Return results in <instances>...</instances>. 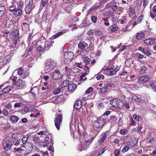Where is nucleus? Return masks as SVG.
<instances>
[{
	"label": "nucleus",
	"instance_id": "obj_1",
	"mask_svg": "<svg viewBox=\"0 0 156 156\" xmlns=\"http://www.w3.org/2000/svg\"><path fill=\"white\" fill-rule=\"evenodd\" d=\"M106 120V119H103L101 117L98 119L97 120L95 121L94 123V129L98 132L100 131L104 125L107 123Z\"/></svg>",
	"mask_w": 156,
	"mask_h": 156
},
{
	"label": "nucleus",
	"instance_id": "obj_2",
	"mask_svg": "<svg viewBox=\"0 0 156 156\" xmlns=\"http://www.w3.org/2000/svg\"><path fill=\"white\" fill-rule=\"evenodd\" d=\"M62 116L61 113L59 111L58 113H56L55 114V117L54 120L55 126L58 130H59L60 126L62 123Z\"/></svg>",
	"mask_w": 156,
	"mask_h": 156
},
{
	"label": "nucleus",
	"instance_id": "obj_3",
	"mask_svg": "<svg viewBox=\"0 0 156 156\" xmlns=\"http://www.w3.org/2000/svg\"><path fill=\"white\" fill-rule=\"evenodd\" d=\"M56 63L53 60L48 59L46 62L45 69L46 70H51L56 66Z\"/></svg>",
	"mask_w": 156,
	"mask_h": 156
},
{
	"label": "nucleus",
	"instance_id": "obj_4",
	"mask_svg": "<svg viewBox=\"0 0 156 156\" xmlns=\"http://www.w3.org/2000/svg\"><path fill=\"white\" fill-rule=\"evenodd\" d=\"M33 4V0H29L28 3L26 5L25 7V11L27 14L30 15L31 13L33 8L34 7Z\"/></svg>",
	"mask_w": 156,
	"mask_h": 156
},
{
	"label": "nucleus",
	"instance_id": "obj_5",
	"mask_svg": "<svg viewBox=\"0 0 156 156\" xmlns=\"http://www.w3.org/2000/svg\"><path fill=\"white\" fill-rule=\"evenodd\" d=\"M111 104L115 107L121 108L123 106V102L120 99H115L111 101Z\"/></svg>",
	"mask_w": 156,
	"mask_h": 156
},
{
	"label": "nucleus",
	"instance_id": "obj_6",
	"mask_svg": "<svg viewBox=\"0 0 156 156\" xmlns=\"http://www.w3.org/2000/svg\"><path fill=\"white\" fill-rule=\"evenodd\" d=\"M74 56V54L71 51H68L65 53L64 56V61H67L68 62L71 61V60Z\"/></svg>",
	"mask_w": 156,
	"mask_h": 156
},
{
	"label": "nucleus",
	"instance_id": "obj_7",
	"mask_svg": "<svg viewBox=\"0 0 156 156\" xmlns=\"http://www.w3.org/2000/svg\"><path fill=\"white\" fill-rule=\"evenodd\" d=\"M4 149L6 151L9 149L12 146V142L9 140H4L2 142Z\"/></svg>",
	"mask_w": 156,
	"mask_h": 156
},
{
	"label": "nucleus",
	"instance_id": "obj_8",
	"mask_svg": "<svg viewBox=\"0 0 156 156\" xmlns=\"http://www.w3.org/2000/svg\"><path fill=\"white\" fill-rule=\"evenodd\" d=\"M62 76L58 69H56L53 73L52 78L54 80H57L60 79Z\"/></svg>",
	"mask_w": 156,
	"mask_h": 156
},
{
	"label": "nucleus",
	"instance_id": "obj_9",
	"mask_svg": "<svg viewBox=\"0 0 156 156\" xmlns=\"http://www.w3.org/2000/svg\"><path fill=\"white\" fill-rule=\"evenodd\" d=\"M129 16L134 20L136 19L137 18V16L135 13V10L134 9L132 8H130L129 10Z\"/></svg>",
	"mask_w": 156,
	"mask_h": 156
},
{
	"label": "nucleus",
	"instance_id": "obj_10",
	"mask_svg": "<svg viewBox=\"0 0 156 156\" xmlns=\"http://www.w3.org/2000/svg\"><path fill=\"white\" fill-rule=\"evenodd\" d=\"M76 87V85L74 83H71L69 84L68 87L69 91L73 92Z\"/></svg>",
	"mask_w": 156,
	"mask_h": 156
},
{
	"label": "nucleus",
	"instance_id": "obj_11",
	"mask_svg": "<svg viewBox=\"0 0 156 156\" xmlns=\"http://www.w3.org/2000/svg\"><path fill=\"white\" fill-rule=\"evenodd\" d=\"M82 103L81 100H78L74 105V107L75 108L80 109L81 107Z\"/></svg>",
	"mask_w": 156,
	"mask_h": 156
},
{
	"label": "nucleus",
	"instance_id": "obj_12",
	"mask_svg": "<svg viewBox=\"0 0 156 156\" xmlns=\"http://www.w3.org/2000/svg\"><path fill=\"white\" fill-rule=\"evenodd\" d=\"M145 36L144 33L140 32L136 34L135 37L137 39L140 40L142 39L145 37Z\"/></svg>",
	"mask_w": 156,
	"mask_h": 156
},
{
	"label": "nucleus",
	"instance_id": "obj_13",
	"mask_svg": "<svg viewBox=\"0 0 156 156\" xmlns=\"http://www.w3.org/2000/svg\"><path fill=\"white\" fill-rule=\"evenodd\" d=\"M88 44L85 42L80 41L78 45V47L79 48L83 49L88 47Z\"/></svg>",
	"mask_w": 156,
	"mask_h": 156
},
{
	"label": "nucleus",
	"instance_id": "obj_14",
	"mask_svg": "<svg viewBox=\"0 0 156 156\" xmlns=\"http://www.w3.org/2000/svg\"><path fill=\"white\" fill-rule=\"evenodd\" d=\"M21 9L17 8L13 13V15L17 17L21 15L22 14Z\"/></svg>",
	"mask_w": 156,
	"mask_h": 156
},
{
	"label": "nucleus",
	"instance_id": "obj_15",
	"mask_svg": "<svg viewBox=\"0 0 156 156\" xmlns=\"http://www.w3.org/2000/svg\"><path fill=\"white\" fill-rule=\"evenodd\" d=\"M155 39L154 38L147 39L144 41V43L147 45H150L154 43Z\"/></svg>",
	"mask_w": 156,
	"mask_h": 156
},
{
	"label": "nucleus",
	"instance_id": "obj_16",
	"mask_svg": "<svg viewBox=\"0 0 156 156\" xmlns=\"http://www.w3.org/2000/svg\"><path fill=\"white\" fill-rule=\"evenodd\" d=\"M52 46L51 43L50 42L47 41L45 43L44 46L43 48V51H47L48 50L49 48Z\"/></svg>",
	"mask_w": 156,
	"mask_h": 156
},
{
	"label": "nucleus",
	"instance_id": "obj_17",
	"mask_svg": "<svg viewBox=\"0 0 156 156\" xmlns=\"http://www.w3.org/2000/svg\"><path fill=\"white\" fill-rule=\"evenodd\" d=\"M149 79V77L148 76H142L140 77L139 80L142 82H147Z\"/></svg>",
	"mask_w": 156,
	"mask_h": 156
},
{
	"label": "nucleus",
	"instance_id": "obj_18",
	"mask_svg": "<svg viewBox=\"0 0 156 156\" xmlns=\"http://www.w3.org/2000/svg\"><path fill=\"white\" fill-rule=\"evenodd\" d=\"M106 137V134L105 133H103L101 135L99 139L98 140L99 143H102L105 139Z\"/></svg>",
	"mask_w": 156,
	"mask_h": 156
},
{
	"label": "nucleus",
	"instance_id": "obj_19",
	"mask_svg": "<svg viewBox=\"0 0 156 156\" xmlns=\"http://www.w3.org/2000/svg\"><path fill=\"white\" fill-rule=\"evenodd\" d=\"M25 85V83L21 80L19 79L16 82V86L17 87H23Z\"/></svg>",
	"mask_w": 156,
	"mask_h": 156
},
{
	"label": "nucleus",
	"instance_id": "obj_20",
	"mask_svg": "<svg viewBox=\"0 0 156 156\" xmlns=\"http://www.w3.org/2000/svg\"><path fill=\"white\" fill-rule=\"evenodd\" d=\"M106 122L108 123L109 122H115L117 120V119L115 116H112L110 118L109 120H108L106 119Z\"/></svg>",
	"mask_w": 156,
	"mask_h": 156
},
{
	"label": "nucleus",
	"instance_id": "obj_21",
	"mask_svg": "<svg viewBox=\"0 0 156 156\" xmlns=\"http://www.w3.org/2000/svg\"><path fill=\"white\" fill-rule=\"evenodd\" d=\"M69 82L68 80H65L63 81L60 85V87L61 88L66 87L68 86H69Z\"/></svg>",
	"mask_w": 156,
	"mask_h": 156
},
{
	"label": "nucleus",
	"instance_id": "obj_22",
	"mask_svg": "<svg viewBox=\"0 0 156 156\" xmlns=\"http://www.w3.org/2000/svg\"><path fill=\"white\" fill-rule=\"evenodd\" d=\"M73 5H68L64 8V10L68 13H70L72 9Z\"/></svg>",
	"mask_w": 156,
	"mask_h": 156
},
{
	"label": "nucleus",
	"instance_id": "obj_23",
	"mask_svg": "<svg viewBox=\"0 0 156 156\" xmlns=\"http://www.w3.org/2000/svg\"><path fill=\"white\" fill-rule=\"evenodd\" d=\"M5 11V8L3 5L0 6V17L3 16Z\"/></svg>",
	"mask_w": 156,
	"mask_h": 156
},
{
	"label": "nucleus",
	"instance_id": "obj_24",
	"mask_svg": "<svg viewBox=\"0 0 156 156\" xmlns=\"http://www.w3.org/2000/svg\"><path fill=\"white\" fill-rule=\"evenodd\" d=\"M19 119V117L16 115H12L10 118V120L13 122H16Z\"/></svg>",
	"mask_w": 156,
	"mask_h": 156
},
{
	"label": "nucleus",
	"instance_id": "obj_25",
	"mask_svg": "<svg viewBox=\"0 0 156 156\" xmlns=\"http://www.w3.org/2000/svg\"><path fill=\"white\" fill-rule=\"evenodd\" d=\"M29 136V135H27L26 136L23 137L22 139V141L23 144H25L27 142V141Z\"/></svg>",
	"mask_w": 156,
	"mask_h": 156
},
{
	"label": "nucleus",
	"instance_id": "obj_26",
	"mask_svg": "<svg viewBox=\"0 0 156 156\" xmlns=\"http://www.w3.org/2000/svg\"><path fill=\"white\" fill-rule=\"evenodd\" d=\"M147 69V68L146 66H142L140 70L139 73L140 74L143 73L145 72Z\"/></svg>",
	"mask_w": 156,
	"mask_h": 156
},
{
	"label": "nucleus",
	"instance_id": "obj_27",
	"mask_svg": "<svg viewBox=\"0 0 156 156\" xmlns=\"http://www.w3.org/2000/svg\"><path fill=\"white\" fill-rule=\"evenodd\" d=\"M133 117L134 119L138 121L141 119V116L140 115H137L136 114H134L133 115Z\"/></svg>",
	"mask_w": 156,
	"mask_h": 156
},
{
	"label": "nucleus",
	"instance_id": "obj_28",
	"mask_svg": "<svg viewBox=\"0 0 156 156\" xmlns=\"http://www.w3.org/2000/svg\"><path fill=\"white\" fill-rule=\"evenodd\" d=\"M11 88L9 86L3 89V92L5 94L8 93L10 90Z\"/></svg>",
	"mask_w": 156,
	"mask_h": 156
},
{
	"label": "nucleus",
	"instance_id": "obj_29",
	"mask_svg": "<svg viewBox=\"0 0 156 156\" xmlns=\"http://www.w3.org/2000/svg\"><path fill=\"white\" fill-rule=\"evenodd\" d=\"M87 18H85L83 19L82 23V26L87 27L88 25V24L87 22Z\"/></svg>",
	"mask_w": 156,
	"mask_h": 156
},
{
	"label": "nucleus",
	"instance_id": "obj_30",
	"mask_svg": "<svg viewBox=\"0 0 156 156\" xmlns=\"http://www.w3.org/2000/svg\"><path fill=\"white\" fill-rule=\"evenodd\" d=\"M18 33L19 31H17V30H16V32L13 34V38L18 39L19 37V34Z\"/></svg>",
	"mask_w": 156,
	"mask_h": 156
},
{
	"label": "nucleus",
	"instance_id": "obj_31",
	"mask_svg": "<svg viewBox=\"0 0 156 156\" xmlns=\"http://www.w3.org/2000/svg\"><path fill=\"white\" fill-rule=\"evenodd\" d=\"M143 53L148 56H150L151 54L150 51L147 48H145Z\"/></svg>",
	"mask_w": 156,
	"mask_h": 156
},
{
	"label": "nucleus",
	"instance_id": "obj_32",
	"mask_svg": "<svg viewBox=\"0 0 156 156\" xmlns=\"http://www.w3.org/2000/svg\"><path fill=\"white\" fill-rule=\"evenodd\" d=\"M116 74V71L114 70L108 71L107 75L111 76H114Z\"/></svg>",
	"mask_w": 156,
	"mask_h": 156
},
{
	"label": "nucleus",
	"instance_id": "obj_33",
	"mask_svg": "<svg viewBox=\"0 0 156 156\" xmlns=\"http://www.w3.org/2000/svg\"><path fill=\"white\" fill-rule=\"evenodd\" d=\"M24 5V2L23 1H20L18 2L17 4V8L21 9Z\"/></svg>",
	"mask_w": 156,
	"mask_h": 156
},
{
	"label": "nucleus",
	"instance_id": "obj_34",
	"mask_svg": "<svg viewBox=\"0 0 156 156\" xmlns=\"http://www.w3.org/2000/svg\"><path fill=\"white\" fill-rule=\"evenodd\" d=\"M16 8L15 5H12L9 6V9L11 12H14Z\"/></svg>",
	"mask_w": 156,
	"mask_h": 156
},
{
	"label": "nucleus",
	"instance_id": "obj_35",
	"mask_svg": "<svg viewBox=\"0 0 156 156\" xmlns=\"http://www.w3.org/2000/svg\"><path fill=\"white\" fill-rule=\"evenodd\" d=\"M14 149L16 151L18 152L19 153H22L23 151H24V150L22 149L21 148V147L18 148L15 147L14 148Z\"/></svg>",
	"mask_w": 156,
	"mask_h": 156
},
{
	"label": "nucleus",
	"instance_id": "obj_36",
	"mask_svg": "<svg viewBox=\"0 0 156 156\" xmlns=\"http://www.w3.org/2000/svg\"><path fill=\"white\" fill-rule=\"evenodd\" d=\"M111 29V30L112 31H115L117 30L118 29V27H117V26L114 24L113 26H111V27L110 28Z\"/></svg>",
	"mask_w": 156,
	"mask_h": 156
},
{
	"label": "nucleus",
	"instance_id": "obj_37",
	"mask_svg": "<svg viewBox=\"0 0 156 156\" xmlns=\"http://www.w3.org/2000/svg\"><path fill=\"white\" fill-rule=\"evenodd\" d=\"M64 32H63L62 31H61L59 32H58L56 33L54 36V37L55 38H56L61 35L63 34Z\"/></svg>",
	"mask_w": 156,
	"mask_h": 156
},
{
	"label": "nucleus",
	"instance_id": "obj_38",
	"mask_svg": "<svg viewBox=\"0 0 156 156\" xmlns=\"http://www.w3.org/2000/svg\"><path fill=\"white\" fill-rule=\"evenodd\" d=\"M91 19L92 22H94V23H96L97 20V18L96 16H91Z\"/></svg>",
	"mask_w": 156,
	"mask_h": 156
},
{
	"label": "nucleus",
	"instance_id": "obj_39",
	"mask_svg": "<svg viewBox=\"0 0 156 156\" xmlns=\"http://www.w3.org/2000/svg\"><path fill=\"white\" fill-rule=\"evenodd\" d=\"M108 88L106 87V86L105 87L100 88V92L101 93H104L107 91Z\"/></svg>",
	"mask_w": 156,
	"mask_h": 156
},
{
	"label": "nucleus",
	"instance_id": "obj_40",
	"mask_svg": "<svg viewBox=\"0 0 156 156\" xmlns=\"http://www.w3.org/2000/svg\"><path fill=\"white\" fill-rule=\"evenodd\" d=\"M150 87L152 88L154 91L156 92V83H151L149 86V87Z\"/></svg>",
	"mask_w": 156,
	"mask_h": 156
},
{
	"label": "nucleus",
	"instance_id": "obj_41",
	"mask_svg": "<svg viewBox=\"0 0 156 156\" xmlns=\"http://www.w3.org/2000/svg\"><path fill=\"white\" fill-rule=\"evenodd\" d=\"M51 140V139L49 137H46L44 142L45 143L46 145H48L50 143V141Z\"/></svg>",
	"mask_w": 156,
	"mask_h": 156
},
{
	"label": "nucleus",
	"instance_id": "obj_42",
	"mask_svg": "<svg viewBox=\"0 0 156 156\" xmlns=\"http://www.w3.org/2000/svg\"><path fill=\"white\" fill-rule=\"evenodd\" d=\"M61 92V90L59 88H56L54 90V94H58Z\"/></svg>",
	"mask_w": 156,
	"mask_h": 156
},
{
	"label": "nucleus",
	"instance_id": "obj_43",
	"mask_svg": "<svg viewBox=\"0 0 156 156\" xmlns=\"http://www.w3.org/2000/svg\"><path fill=\"white\" fill-rule=\"evenodd\" d=\"M48 0H41L42 5L43 7H44L48 3Z\"/></svg>",
	"mask_w": 156,
	"mask_h": 156
},
{
	"label": "nucleus",
	"instance_id": "obj_44",
	"mask_svg": "<svg viewBox=\"0 0 156 156\" xmlns=\"http://www.w3.org/2000/svg\"><path fill=\"white\" fill-rule=\"evenodd\" d=\"M21 142V141L20 139L17 140H14L13 141V144L15 146H17L18 145L20 144V143Z\"/></svg>",
	"mask_w": 156,
	"mask_h": 156
},
{
	"label": "nucleus",
	"instance_id": "obj_45",
	"mask_svg": "<svg viewBox=\"0 0 156 156\" xmlns=\"http://www.w3.org/2000/svg\"><path fill=\"white\" fill-rule=\"evenodd\" d=\"M18 134L17 133H14L12 135V137L13 138L14 140H16V138H18Z\"/></svg>",
	"mask_w": 156,
	"mask_h": 156
},
{
	"label": "nucleus",
	"instance_id": "obj_46",
	"mask_svg": "<svg viewBox=\"0 0 156 156\" xmlns=\"http://www.w3.org/2000/svg\"><path fill=\"white\" fill-rule=\"evenodd\" d=\"M23 73V70L20 67L18 69L17 71V74L19 75H21Z\"/></svg>",
	"mask_w": 156,
	"mask_h": 156
},
{
	"label": "nucleus",
	"instance_id": "obj_47",
	"mask_svg": "<svg viewBox=\"0 0 156 156\" xmlns=\"http://www.w3.org/2000/svg\"><path fill=\"white\" fill-rule=\"evenodd\" d=\"M129 148L128 146H126L122 149V152L123 153H125V152L127 151H128V150H129Z\"/></svg>",
	"mask_w": 156,
	"mask_h": 156
},
{
	"label": "nucleus",
	"instance_id": "obj_48",
	"mask_svg": "<svg viewBox=\"0 0 156 156\" xmlns=\"http://www.w3.org/2000/svg\"><path fill=\"white\" fill-rule=\"evenodd\" d=\"M93 88L92 87H89L85 92V93L87 94H89L91 92L93 91Z\"/></svg>",
	"mask_w": 156,
	"mask_h": 156
},
{
	"label": "nucleus",
	"instance_id": "obj_49",
	"mask_svg": "<svg viewBox=\"0 0 156 156\" xmlns=\"http://www.w3.org/2000/svg\"><path fill=\"white\" fill-rule=\"evenodd\" d=\"M149 2V0H143V6L144 8L148 5Z\"/></svg>",
	"mask_w": 156,
	"mask_h": 156
},
{
	"label": "nucleus",
	"instance_id": "obj_50",
	"mask_svg": "<svg viewBox=\"0 0 156 156\" xmlns=\"http://www.w3.org/2000/svg\"><path fill=\"white\" fill-rule=\"evenodd\" d=\"M123 106L126 107L127 109L129 108H130L129 102L126 101L123 102Z\"/></svg>",
	"mask_w": 156,
	"mask_h": 156
},
{
	"label": "nucleus",
	"instance_id": "obj_51",
	"mask_svg": "<svg viewBox=\"0 0 156 156\" xmlns=\"http://www.w3.org/2000/svg\"><path fill=\"white\" fill-rule=\"evenodd\" d=\"M33 141L35 142H36L39 141L40 140V138L39 137L37 136H35L33 137Z\"/></svg>",
	"mask_w": 156,
	"mask_h": 156
},
{
	"label": "nucleus",
	"instance_id": "obj_52",
	"mask_svg": "<svg viewBox=\"0 0 156 156\" xmlns=\"http://www.w3.org/2000/svg\"><path fill=\"white\" fill-rule=\"evenodd\" d=\"M106 87L108 88V87H115V85L112 83H107L106 85Z\"/></svg>",
	"mask_w": 156,
	"mask_h": 156
},
{
	"label": "nucleus",
	"instance_id": "obj_53",
	"mask_svg": "<svg viewBox=\"0 0 156 156\" xmlns=\"http://www.w3.org/2000/svg\"><path fill=\"white\" fill-rule=\"evenodd\" d=\"M104 78V76L103 75L101 74L98 75L97 76V79L98 80H99L100 79H103Z\"/></svg>",
	"mask_w": 156,
	"mask_h": 156
},
{
	"label": "nucleus",
	"instance_id": "obj_54",
	"mask_svg": "<svg viewBox=\"0 0 156 156\" xmlns=\"http://www.w3.org/2000/svg\"><path fill=\"white\" fill-rule=\"evenodd\" d=\"M126 132L127 130L125 129H121L120 131V133L122 135L125 134L126 133Z\"/></svg>",
	"mask_w": 156,
	"mask_h": 156
},
{
	"label": "nucleus",
	"instance_id": "obj_55",
	"mask_svg": "<svg viewBox=\"0 0 156 156\" xmlns=\"http://www.w3.org/2000/svg\"><path fill=\"white\" fill-rule=\"evenodd\" d=\"M95 34L97 35L100 36L102 34V33L99 30H96L95 32Z\"/></svg>",
	"mask_w": 156,
	"mask_h": 156
},
{
	"label": "nucleus",
	"instance_id": "obj_56",
	"mask_svg": "<svg viewBox=\"0 0 156 156\" xmlns=\"http://www.w3.org/2000/svg\"><path fill=\"white\" fill-rule=\"evenodd\" d=\"M37 51L40 52L43 51V49L42 47L41 46H39L37 47Z\"/></svg>",
	"mask_w": 156,
	"mask_h": 156
},
{
	"label": "nucleus",
	"instance_id": "obj_57",
	"mask_svg": "<svg viewBox=\"0 0 156 156\" xmlns=\"http://www.w3.org/2000/svg\"><path fill=\"white\" fill-rule=\"evenodd\" d=\"M133 99H134L137 102H139L141 100L140 98L136 96L134 97Z\"/></svg>",
	"mask_w": 156,
	"mask_h": 156
},
{
	"label": "nucleus",
	"instance_id": "obj_58",
	"mask_svg": "<svg viewBox=\"0 0 156 156\" xmlns=\"http://www.w3.org/2000/svg\"><path fill=\"white\" fill-rule=\"evenodd\" d=\"M2 112L3 114L5 116H7L8 115V111L6 109H5L3 110Z\"/></svg>",
	"mask_w": 156,
	"mask_h": 156
},
{
	"label": "nucleus",
	"instance_id": "obj_59",
	"mask_svg": "<svg viewBox=\"0 0 156 156\" xmlns=\"http://www.w3.org/2000/svg\"><path fill=\"white\" fill-rule=\"evenodd\" d=\"M112 9L114 11H116L118 9V7L116 5H113L112 7Z\"/></svg>",
	"mask_w": 156,
	"mask_h": 156
},
{
	"label": "nucleus",
	"instance_id": "obj_60",
	"mask_svg": "<svg viewBox=\"0 0 156 156\" xmlns=\"http://www.w3.org/2000/svg\"><path fill=\"white\" fill-rule=\"evenodd\" d=\"M29 75V73L28 72L25 73L23 74V76L22 77V79H25Z\"/></svg>",
	"mask_w": 156,
	"mask_h": 156
},
{
	"label": "nucleus",
	"instance_id": "obj_61",
	"mask_svg": "<svg viewBox=\"0 0 156 156\" xmlns=\"http://www.w3.org/2000/svg\"><path fill=\"white\" fill-rule=\"evenodd\" d=\"M90 59L87 57H86L84 58V62H85L86 63H89L90 62Z\"/></svg>",
	"mask_w": 156,
	"mask_h": 156
},
{
	"label": "nucleus",
	"instance_id": "obj_62",
	"mask_svg": "<svg viewBox=\"0 0 156 156\" xmlns=\"http://www.w3.org/2000/svg\"><path fill=\"white\" fill-rule=\"evenodd\" d=\"M33 46H32V47H29V50H28L27 52H28V53H27V54L26 53L25 54V56L26 57H27L28 55L29 54V52H30L33 49Z\"/></svg>",
	"mask_w": 156,
	"mask_h": 156
},
{
	"label": "nucleus",
	"instance_id": "obj_63",
	"mask_svg": "<svg viewBox=\"0 0 156 156\" xmlns=\"http://www.w3.org/2000/svg\"><path fill=\"white\" fill-rule=\"evenodd\" d=\"M114 154L115 156H119V151L118 150H116L114 152Z\"/></svg>",
	"mask_w": 156,
	"mask_h": 156
},
{
	"label": "nucleus",
	"instance_id": "obj_64",
	"mask_svg": "<svg viewBox=\"0 0 156 156\" xmlns=\"http://www.w3.org/2000/svg\"><path fill=\"white\" fill-rule=\"evenodd\" d=\"M21 104L22 103H16L14 105V107L15 108L19 107L20 106Z\"/></svg>",
	"mask_w": 156,
	"mask_h": 156
}]
</instances>
